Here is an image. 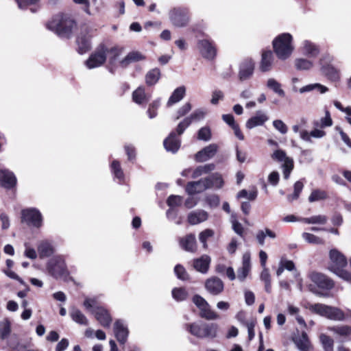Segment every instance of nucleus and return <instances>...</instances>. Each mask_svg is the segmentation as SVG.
Instances as JSON below:
<instances>
[{
  "label": "nucleus",
  "mask_w": 351,
  "mask_h": 351,
  "mask_svg": "<svg viewBox=\"0 0 351 351\" xmlns=\"http://www.w3.org/2000/svg\"><path fill=\"white\" fill-rule=\"evenodd\" d=\"M169 17L172 25L176 27L187 26L190 21L189 11L185 8H174L169 12Z\"/></svg>",
  "instance_id": "8"
},
{
  "label": "nucleus",
  "mask_w": 351,
  "mask_h": 351,
  "mask_svg": "<svg viewBox=\"0 0 351 351\" xmlns=\"http://www.w3.org/2000/svg\"><path fill=\"white\" fill-rule=\"evenodd\" d=\"M95 31V29L86 25L81 27L80 32L76 39L77 50L79 53L84 54L90 49L91 38Z\"/></svg>",
  "instance_id": "7"
},
{
  "label": "nucleus",
  "mask_w": 351,
  "mask_h": 351,
  "mask_svg": "<svg viewBox=\"0 0 351 351\" xmlns=\"http://www.w3.org/2000/svg\"><path fill=\"white\" fill-rule=\"evenodd\" d=\"M295 66L299 70H308L313 66V62L306 59L300 58L295 60Z\"/></svg>",
  "instance_id": "54"
},
{
  "label": "nucleus",
  "mask_w": 351,
  "mask_h": 351,
  "mask_svg": "<svg viewBox=\"0 0 351 351\" xmlns=\"http://www.w3.org/2000/svg\"><path fill=\"white\" fill-rule=\"evenodd\" d=\"M218 146L216 144H210L195 154V160L197 162H205L212 158L217 153Z\"/></svg>",
  "instance_id": "19"
},
{
  "label": "nucleus",
  "mask_w": 351,
  "mask_h": 351,
  "mask_svg": "<svg viewBox=\"0 0 351 351\" xmlns=\"http://www.w3.org/2000/svg\"><path fill=\"white\" fill-rule=\"evenodd\" d=\"M280 176L278 171H274L268 176V182L269 183L276 186L279 182Z\"/></svg>",
  "instance_id": "63"
},
{
  "label": "nucleus",
  "mask_w": 351,
  "mask_h": 351,
  "mask_svg": "<svg viewBox=\"0 0 351 351\" xmlns=\"http://www.w3.org/2000/svg\"><path fill=\"white\" fill-rule=\"evenodd\" d=\"M302 238L308 243H313V244H319L322 243V240L316 237L315 235L308 233V232H304L302 234Z\"/></svg>",
  "instance_id": "58"
},
{
  "label": "nucleus",
  "mask_w": 351,
  "mask_h": 351,
  "mask_svg": "<svg viewBox=\"0 0 351 351\" xmlns=\"http://www.w3.org/2000/svg\"><path fill=\"white\" fill-rule=\"evenodd\" d=\"M329 258L328 269L342 279L350 281V274L343 269L347 265V260L344 255L337 250L332 249L329 252Z\"/></svg>",
  "instance_id": "2"
},
{
  "label": "nucleus",
  "mask_w": 351,
  "mask_h": 351,
  "mask_svg": "<svg viewBox=\"0 0 351 351\" xmlns=\"http://www.w3.org/2000/svg\"><path fill=\"white\" fill-rule=\"evenodd\" d=\"M193 302L199 310V316L207 320H215L219 318V315L212 310L208 302L202 296L195 295L193 297Z\"/></svg>",
  "instance_id": "10"
},
{
  "label": "nucleus",
  "mask_w": 351,
  "mask_h": 351,
  "mask_svg": "<svg viewBox=\"0 0 351 351\" xmlns=\"http://www.w3.org/2000/svg\"><path fill=\"white\" fill-rule=\"evenodd\" d=\"M250 259L251 257L250 252H245L243 254L242 257V266L237 271V278L240 281H243L250 271Z\"/></svg>",
  "instance_id": "23"
},
{
  "label": "nucleus",
  "mask_w": 351,
  "mask_h": 351,
  "mask_svg": "<svg viewBox=\"0 0 351 351\" xmlns=\"http://www.w3.org/2000/svg\"><path fill=\"white\" fill-rule=\"evenodd\" d=\"M106 50V58L108 57L111 63L116 60L117 58L121 54V50L119 48L113 47Z\"/></svg>",
  "instance_id": "59"
},
{
  "label": "nucleus",
  "mask_w": 351,
  "mask_h": 351,
  "mask_svg": "<svg viewBox=\"0 0 351 351\" xmlns=\"http://www.w3.org/2000/svg\"><path fill=\"white\" fill-rule=\"evenodd\" d=\"M54 251V247L49 241H41L38 245V252L40 258L49 257L53 254Z\"/></svg>",
  "instance_id": "31"
},
{
  "label": "nucleus",
  "mask_w": 351,
  "mask_h": 351,
  "mask_svg": "<svg viewBox=\"0 0 351 351\" xmlns=\"http://www.w3.org/2000/svg\"><path fill=\"white\" fill-rule=\"evenodd\" d=\"M149 96L145 93V89H135L132 93L133 101L138 104L146 103Z\"/></svg>",
  "instance_id": "42"
},
{
  "label": "nucleus",
  "mask_w": 351,
  "mask_h": 351,
  "mask_svg": "<svg viewBox=\"0 0 351 351\" xmlns=\"http://www.w3.org/2000/svg\"><path fill=\"white\" fill-rule=\"evenodd\" d=\"M206 202L210 207L215 208L219 204V197L215 195H211L206 197Z\"/></svg>",
  "instance_id": "64"
},
{
  "label": "nucleus",
  "mask_w": 351,
  "mask_h": 351,
  "mask_svg": "<svg viewBox=\"0 0 351 351\" xmlns=\"http://www.w3.org/2000/svg\"><path fill=\"white\" fill-rule=\"evenodd\" d=\"M332 124V121L328 111H326L324 117L321 118L319 120H315L313 122L314 127L320 128L324 129L326 127H330Z\"/></svg>",
  "instance_id": "43"
},
{
  "label": "nucleus",
  "mask_w": 351,
  "mask_h": 351,
  "mask_svg": "<svg viewBox=\"0 0 351 351\" xmlns=\"http://www.w3.org/2000/svg\"><path fill=\"white\" fill-rule=\"evenodd\" d=\"M197 138L202 141H209L211 138L210 129L208 127H203L198 131Z\"/></svg>",
  "instance_id": "57"
},
{
  "label": "nucleus",
  "mask_w": 351,
  "mask_h": 351,
  "mask_svg": "<svg viewBox=\"0 0 351 351\" xmlns=\"http://www.w3.org/2000/svg\"><path fill=\"white\" fill-rule=\"evenodd\" d=\"M185 89H175L167 101V106H171L183 99Z\"/></svg>",
  "instance_id": "44"
},
{
  "label": "nucleus",
  "mask_w": 351,
  "mask_h": 351,
  "mask_svg": "<svg viewBox=\"0 0 351 351\" xmlns=\"http://www.w3.org/2000/svg\"><path fill=\"white\" fill-rule=\"evenodd\" d=\"M309 276L311 281L316 284L317 287L321 289L329 290L334 287L332 280H331L323 274L312 272Z\"/></svg>",
  "instance_id": "17"
},
{
  "label": "nucleus",
  "mask_w": 351,
  "mask_h": 351,
  "mask_svg": "<svg viewBox=\"0 0 351 351\" xmlns=\"http://www.w3.org/2000/svg\"><path fill=\"white\" fill-rule=\"evenodd\" d=\"M75 21L67 15L58 14L52 18L47 24V27L54 32L60 37L69 38L71 36L75 27Z\"/></svg>",
  "instance_id": "1"
},
{
  "label": "nucleus",
  "mask_w": 351,
  "mask_h": 351,
  "mask_svg": "<svg viewBox=\"0 0 351 351\" xmlns=\"http://www.w3.org/2000/svg\"><path fill=\"white\" fill-rule=\"evenodd\" d=\"M182 201V197L181 196L171 195L168 197L167 204L169 207L173 208L180 205Z\"/></svg>",
  "instance_id": "60"
},
{
  "label": "nucleus",
  "mask_w": 351,
  "mask_h": 351,
  "mask_svg": "<svg viewBox=\"0 0 351 351\" xmlns=\"http://www.w3.org/2000/svg\"><path fill=\"white\" fill-rule=\"evenodd\" d=\"M172 297L178 302L186 300L188 297V292L184 288H174L172 290Z\"/></svg>",
  "instance_id": "49"
},
{
  "label": "nucleus",
  "mask_w": 351,
  "mask_h": 351,
  "mask_svg": "<svg viewBox=\"0 0 351 351\" xmlns=\"http://www.w3.org/2000/svg\"><path fill=\"white\" fill-rule=\"evenodd\" d=\"M291 86H293V88H296L297 86H301V88H327L326 86L322 85L321 84L319 83L304 84L302 82V80L298 77L292 78Z\"/></svg>",
  "instance_id": "50"
},
{
  "label": "nucleus",
  "mask_w": 351,
  "mask_h": 351,
  "mask_svg": "<svg viewBox=\"0 0 351 351\" xmlns=\"http://www.w3.org/2000/svg\"><path fill=\"white\" fill-rule=\"evenodd\" d=\"M257 197V191L256 189H254L249 193L245 190L243 189L239 192L237 194V198H247L249 200H254Z\"/></svg>",
  "instance_id": "55"
},
{
  "label": "nucleus",
  "mask_w": 351,
  "mask_h": 351,
  "mask_svg": "<svg viewBox=\"0 0 351 351\" xmlns=\"http://www.w3.org/2000/svg\"><path fill=\"white\" fill-rule=\"evenodd\" d=\"M21 219L27 225L39 228L43 226V215L35 208L23 209L21 211Z\"/></svg>",
  "instance_id": "12"
},
{
  "label": "nucleus",
  "mask_w": 351,
  "mask_h": 351,
  "mask_svg": "<svg viewBox=\"0 0 351 351\" xmlns=\"http://www.w3.org/2000/svg\"><path fill=\"white\" fill-rule=\"evenodd\" d=\"M174 272L178 277V278L182 280H186L189 278V275L184 269V267L181 265H176L174 268Z\"/></svg>",
  "instance_id": "56"
},
{
  "label": "nucleus",
  "mask_w": 351,
  "mask_h": 351,
  "mask_svg": "<svg viewBox=\"0 0 351 351\" xmlns=\"http://www.w3.org/2000/svg\"><path fill=\"white\" fill-rule=\"evenodd\" d=\"M327 197V193L320 189L313 190L308 197V201L310 202H314L319 200L324 199Z\"/></svg>",
  "instance_id": "51"
},
{
  "label": "nucleus",
  "mask_w": 351,
  "mask_h": 351,
  "mask_svg": "<svg viewBox=\"0 0 351 351\" xmlns=\"http://www.w3.org/2000/svg\"><path fill=\"white\" fill-rule=\"evenodd\" d=\"M268 120L267 116L261 111H257L256 115L251 117L246 122V128L252 129L254 127L262 125Z\"/></svg>",
  "instance_id": "30"
},
{
  "label": "nucleus",
  "mask_w": 351,
  "mask_h": 351,
  "mask_svg": "<svg viewBox=\"0 0 351 351\" xmlns=\"http://www.w3.org/2000/svg\"><path fill=\"white\" fill-rule=\"evenodd\" d=\"M266 237L271 239H275L276 237V234L274 231L267 228L264 230H258L256 234V239L259 245L262 246L264 245Z\"/></svg>",
  "instance_id": "36"
},
{
  "label": "nucleus",
  "mask_w": 351,
  "mask_h": 351,
  "mask_svg": "<svg viewBox=\"0 0 351 351\" xmlns=\"http://www.w3.org/2000/svg\"><path fill=\"white\" fill-rule=\"evenodd\" d=\"M214 234L215 232L211 229H206L199 233V240L204 249H207L208 247L207 240L213 237Z\"/></svg>",
  "instance_id": "47"
},
{
  "label": "nucleus",
  "mask_w": 351,
  "mask_h": 351,
  "mask_svg": "<svg viewBox=\"0 0 351 351\" xmlns=\"http://www.w3.org/2000/svg\"><path fill=\"white\" fill-rule=\"evenodd\" d=\"M197 49L203 58L210 60H213L217 55L215 45L209 39L199 40Z\"/></svg>",
  "instance_id": "14"
},
{
  "label": "nucleus",
  "mask_w": 351,
  "mask_h": 351,
  "mask_svg": "<svg viewBox=\"0 0 351 351\" xmlns=\"http://www.w3.org/2000/svg\"><path fill=\"white\" fill-rule=\"evenodd\" d=\"M211 258L209 256L204 254L198 258L193 261V267L194 269L202 273L206 274L208 271Z\"/></svg>",
  "instance_id": "25"
},
{
  "label": "nucleus",
  "mask_w": 351,
  "mask_h": 351,
  "mask_svg": "<svg viewBox=\"0 0 351 351\" xmlns=\"http://www.w3.org/2000/svg\"><path fill=\"white\" fill-rule=\"evenodd\" d=\"M106 60V50L104 47H101L92 53L86 61V65L88 69H94L102 65Z\"/></svg>",
  "instance_id": "16"
},
{
  "label": "nucleus",
  "mask_w": 351,
  "mask_h": 351,
  "mask_svg": "<svg viewBox=\"0 0 351 351\" xmlns=\"http://www.w3.org/2000/svg\"><path fill=\"white\" fill-rule=\"evenodd\" d=\"M71 319L76 323L87 326L88 324V320L86 317L77 308H73L70 312Z\"/></svg>",
  "instance_id": "39"
},
{
  "label": "nucleus",
  "mask_w": 351,
  "mask_h": 351,
  "mask_svg": "<svg viewBox=\"0 0 351 351\" xmlns=\"http://www.w3.org/2000/svg\"><path fill=\"white\" fill-rule=\"evenodd\" d=\"M205 288L210 294L217 295L223 291L224 285L221 279L217 277H212L206 280Z\"/></svg>",
  "instance_id": "18"
},
{
  "label": "nucleus",
  "mask_w": 351,
  "mask_h": 351,
  "mask_svg": "<svg viewBox=\"0 0 351 351\" xmlns=\"http://www.w3.org/2000/svg\"><path fill=\"white\" fill-rule=\"evenodd\" d=\"M111 171L115 178L121 182L124 179V173L118 160H113L111 163Z\"/></svg>",
  "instance_id": "45"
},
{
  "label": "nucleus",
  "mask_w": 351,
  "mask_h": 351,
  "mask_svg": "<svg viewBox=\"0 0 351 351\" xmlns=\"http://www.w3.org/2000/svg\"><path fill=\"white\" fill-rule=\"evenodd\" d=\"M232 225L234 231L239 236H243L244 229L241 223H239L234 217H232Z\"/></svg>",
  "instance_id": "62"
},
{
  "label": "nucleus",
  "mask_w": 351,
  "mask_h": 351,
  "mask_svg": "<svg viewBox=\"0 0 351 351\" xmlns=\"http://www.w3.org/2000/svg\"><path fill=\"white\" fill-rule=\"evenodd\" d=\"M308 308L312 312L335 321H342L345 319L346 317H351V311H349L346 315L343 311L339 308L327 306L323 304L317 303L309 304Z\"/></svg>",
  "instance_id": "4"
},
{
  "label": "nucleus",
  "mask_w": 351,
  "mask_h": 351,
  "mask_svg": "<svg viewBox=\"0 0 351 351\" xmlns=\"http://www.w3.org/2000/svg\"><path fill=\"white\" fill-rule=\"evenodd\" d=\"M209 186L208 181H206L205 178L196 182H190L186 186V192L189 195H192L209 189Z\"/></svg>",
  "instance_id": "21"
},
{
  "label": "nucleus",
  "mask_w": 351,
  "mask_h": 351,
  "mask_svg": "<svg viewBox=\"0 0 351 351\" xmlns=\"http://www.w3.org/2000/svg\"><path fill=\"white\" fill-rule=\"evenodd\" d=\"M114 332L120 343L124 344L126 342L129 331L122 320H117L114 322Z\"/></svg>",
  "instance_id": "22"
},
{
  "label": "nucleus",
  "mask_w": 351,
  "mask_h": 351,
  "mask_svg": "<svg viewBox=\"0 0 351 351\" xmlns=\"http://www.w3.org/2000/svg\"><path fill=\"white\" fill-rule=\"evenodd\" d=\"M292 40V36L289 33L280 34L274 40V50L279 59L286 60L291 56L294 49Z\"/></svg>",
  "instance_id": "3"
},
{
  "label": "nucleus",
  "mask_w": 351,
  "mask_h": 351,
  "mask_svg": "<svg viewBox=\"0 0 351 351\" xmlns=\"http://www.w3.org/2000/svg\"><path fill=\"white\" fill-rule=\"evenodd\" d=\"M271 158L278 162H283L282 167L283 169L284 178L288 180L294 167L293 159L288 157L282 149L276 150L272 154Z\"/></svg>",
  "instance_id": "13"
},
{
  "label": "nucleus",
  "mask_w": 351,
  "mask_h": 351,
  "mask_svg": "<svg viewBox=\"0 0 351 351\" xmlns=\"http://www.w3.org/2000/svg\"><path fill=\"white\" fill-rule=\"evenodd\" d=\"M302 53L309 57H315L319 53V49L313 43L304 40L302 43Z\"/></svg>",
  "instance_id": "34"
},
{
  "label": "nucleus",
  "mask_w": 351,
  "mask_h": 351,
  "mask_svg": "<svg viewBox=\"0 0 351 351\" xmlns=\"http://www.w3.org/2000/svg\"><path fill=\"white\" fill-rule=\"evenodd\" d=\"M302 221L306 223L324 224L327 221V218L324 215H315L308 218H302Z\"/></svg>",
  "instance_id": "53"
},
{
  "label": "nucleus",
  "mask_w": 351,
  "mask_h": 351,
  "mask_svg": "<svg viewBox=\"0 0 351 351\" xmlns=\"http://www.w3.org/2000/svg\"><path fill=\"white\" fill-rule=\"evenodd\" d=\"M254 63L252 60H245L240 66L239 79L241 81L246 80L253 73Z\"/></svg>",
  "instance_id": "27"
},
{
  "label": "nucleus",
  "mask_w": 351,
  "mask_h": 351,
  "mask_svg": "<svg viewBox=\"0 0 351 351\" xmlns=\"http://www.w3.org/2000/svg\"><path fill=\"white\" fill-rule=\"evenodd\" d=\"M16 184V178L14 174L6 169L0 170V185L3 187L10 189Z\"/></svg>",
  "instance_id": "20"
},
{
  "label": "nucleus",
  "mask_w": 351,
  "mask_h": 351,
  "mask_svg": "<svg viewBox=\"0 0 351 351\" xmlns=\"http://www.w3.org/2000/svg\"><path fill=\"white\" fill-rule=\"evenodd\" d=\"M273 125L282 134H285L287 132L288 128L286 124L281 120H275L273 121Z\"/></svg>",
  "instance_id": "61"
},
{
  "label": "nucleus",
  "mask_w": 351,
  "mask_h": 351,
  "mask_svg": "<svg viewBox=\"0 0 351 351\" xmlns=\"http://www.w3.org/2000/svg\"><path fill=\"white\" fill-rule=\"evenodd\" d=\"M84 306L95 315L96 319L103 327H110L112 317L109 312L103 306H97V301L95 298H86L84 302Z\"/></svg>",
  "instance_id": "5"
},
{
  "label": "nucleus",
  "mask_w": 351,
  "mask_h": 351,
  "mask_svg": "<svg viewBox=\"0 0 351 351\" xmlns=\"http://www.w3.org/2000/svg\"><path fill=\"white\" fill-rule=\"evenodd\" d=\"M206 111L203 109H197L195 110L189 117H186L181 121L177 128L178 135H181L184 130L191 125L192 121H199L204 119Z\"/></svg>",
  "instance_id": "15"
},
{
  "label": "nucleus",
  "mask_w": 351,
  "mask_h": 351,
  "mask_svg": "<svg viewBox=\"0 0 351 351\" xmlns=\"http://www.w3.org/2000/svg\"><path fill=\"white\" fill-rule=\"evenodd\" d=\"M144 56L138 51H132L129 53L127 56L123 59L120 64L122 66H127L129 64L143 60Z\"/></svg>",
  "instance_id": "37"
},
{
  "label": "nucleus",
  "mask_w": 351,
  "mask_h": 351,
  "mask_svg": "<svg viewBox=\"0 0 351 351\" xmlns=\"http://www.w3.org/2000/svg\"><path fill=\"white\" fill-rule=\"evenodd\" d=\"M215 168V165L213 163L199 166L193 171L192 178H196L204 174L208 173L209 172L213 171Z\"/></svg>",
  "instance_id": "41"
},
{
  "label": "nucleus",
  "mask_w": 351,
  "mask_h": 351,
  "mask_svg": "<svg viewBox=\"0 0 351 351\" xmlns=\"http://www.w3.org/2000/svg\"><path fill=\"white\" fill-rule=\"evenodd\" d=\"M185 329L192 335L198 338H213L217 334V325L194 322L185 324Z\"/></svg>",
  "instance_id": "6"
},
{
  "label": "nucleus",
  "mask_w": 351,
  "mask_h": 351,
  "mask_svg": "<svg viewBox=\"0 0 351 351\" xmlns=\"http://www.w3.org/2000/svg\"><path fill=\"white\" fill-rule=\"evenodd\" d=\"M11 332V323L7 319H4L0 322V337L4 339L7 338Z\"/></svg>",
  "instance_id": "46"
},
{
  "label": "nucleus",
  "mask_w": 351,
  "mask_h": 351,
  "mask_svg": "<svg viewBox=\"0 0 351 351\" xmlns=\"http://www.w3.org/2000/svg\"><path fill=\"white\" fill-rule=\"evenodd\" d=\"M294 342L300 351H310L311 345L307 334L302 332L301 335L294 339Z\"/></svg>",
  "instance_id": "32"
},
{
  "label": "nucleus",
  "mask_w": 351,
  "mask_h": 351,
  "mask_svg": "<svg viewBox=\"0 0 351 351\" xmlns=\"http://www.w3.org/2000/svg\"><path fill=\"white\" fill-rule=\"evenodd\" d=\"M160 77V71L155 68L150 70L145 75V82L147 86H154L156 84Z\"/></svg>",
  "instance_id": "38"
},
{
  "label": "nucleus",
  "mask_w": 351,
  "mask_h": 351,
  "mask_svg": "<svg viewBox=\"0 0 351 351\" xmlns=\"http://www.w3.org/2000/svg\"><path fill=\"white\" fill-rule=\"evenodd\" d=\"M272 61L273 53L271 51L263 52L260 63V69L263 72L269 71L271 68Z\"/></svg>",
  "instance_id": "33"
},
{
  "label": "nucleus",
  "mask_w": 351,
  "mask_h": 351,
  "mask_svg": "<svg viewBox=\"0 0 351 351\" xmlns=\"http://www.w3.org/2000/svg\"><path fill=\"white\" fill-rule=\"evenodd\" d=\"M47 269L49 274L56 278L68 275L65 261L62 256H56L50 259L47 263Z\"/></svg>",
  "instance_id": "9"
},
{
  "label": "nucleus",
  "mask_w": 351,
  "mask_h": 351,
  "mask_svg": "<svg viewBox=\"0 0 351 351\" xmlns=\"http://www.w3.org/2000/svg\"><path fill=\"white\" fill-rule=\"evenodd\" d=\"M208 214L204 210H197L189 213L187 221L191 225H197L208 219Z\"/></svg>",
  "instance_id": "26"
},
{
  "label": "nucleus",
  "mask_w": 351,
  "mask_h": 351,
  "mask_svg": "<svg viewBox=\"0 0 351 351\" xmlns=\"http://www.w3.org/2000/svg\"><path fill=\"white\" fill-rule=\"evenodd\" d=\"M328 329L333 332L334 334L341 337H347L351 335V326H350L341 325L330 327Z\"/></svg>",
  "instance_id": "40"
},
{
  "label": "nucleus",
  "mask_w": 351,
  "mask_h": 351,
  "mask_svg": "<svg viewBox=\"0 0 351 351\" xmlns=\"http://www.w3.org/2000/svg\"><path fill=\"white\" fill-rule=\"evenodd\" d=\"M164 147L167 152L176 153L180 147V141L174 132H171L164 141Z\"/></svg>",
  "instance_id": "28"
},
{
  "label": "nucleus",
  "mask_w": 351,
  "mask_h": 351,
  "mask_svg": "<svg viewBox=\"0 0 351 351\" xmlns=\"http://www.w3.org/2000/svg\"><path fill=\"white\" fill-rule=\"evenodd\" d=\"M324 351L333 350V340L328 336L322 334L319 337Z\"/></svg>",
  "instance_id": "52"
},
{
  "label": "nucleus",
  "mask_w": 351,
  "mask_h": 351,
  "mask_svg": "<svg viewBox=\"0 0 351 351\" xmlns=\"http://www.w3.org/2000/svg\"><path fill=\"white\" fill-rule=\"evenodd\" d=\"M181 247L186 251L194 252L197 250L195 236L189 234L180 240Z\"/></svg>",
  "instance_id": "29"
},
{
  "label": "nucleus",
  "mask_w": 351,
  "mask_h": 351,
  "mask_svg": "<svg viewBox=\"0 0 351 351\" xmlns=\"http://www.w3.org/2000/svg\"><path fill=\"white\" fill-rule=\"evenodd\" d=\"M304 187V184L301 181H297L293 186V193L291 195L287 196V199L289 202L296 200L300 197V194L302 192Z\"/></svg>",
  "instance_id": "48"
},
{
  "label": "nucleus",
  "mask_w": 351,
  "mask_h": 351,
  "mask_svg": "<svg viewBox=\"0 0 351 351\" xmlns=\"http://www.w3.org/2000/svg\"><path fill=\"white\" fill-rule=\"evenodd\" d=\"M332 57L328 54L324 55L320 59L322 73L330 81L337 82L340 79L339 71L335 68L331 62Z\"/></svg>",
  "instance_id": "11"
},
{
  "label": "nucleus",
  "mask_w": 351,
  "mask_h": 351,
  "mask_svg": "<svg viewBox=\"0 0 351 351\" xmlns=\"http://www.w3.org/2000/svg\"><path fill=\"white\" fill-rule=\"evenodd\" d=\"M326 136V132L320 128L314 127L311 132L303 130L300 132V138L306 142L311 143L312 138H322Z\"/></svg>",
  "instance_id": "24"
},
{
  "label": "nucleus",
  "mask_w": 351,
  "mask_h": 351,
  "mask_svg": "<svg viewBox=\"0 0 351 351\" xmlns=\"http://www.w3.org/2000/svg\"><path fill=\"white\" fill-rule=\"evenodd\" d=\"M209 184V189L214 187L216 189H221L223 186V180L222 176L219 173H215L205 178Z\"/></svg>",
  "instance_id": "35"
}]
</instances>
